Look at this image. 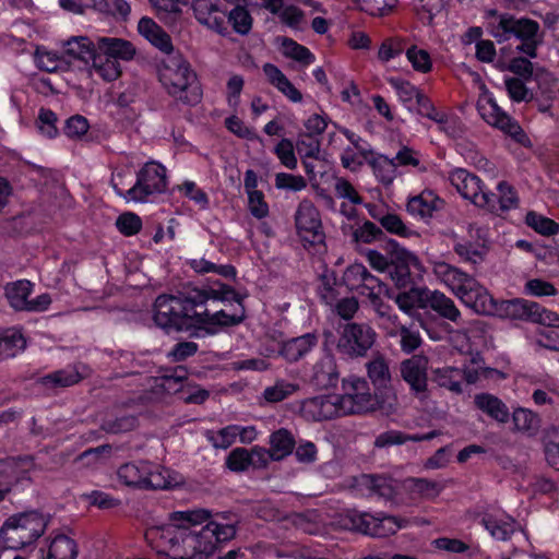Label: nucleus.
Returning a JSON list of instances; mask_svg holds the SVG:
<instances>
[{
    "instance_id": "412c9836",
    "label": "nucleus",
    "mask_w": 559,
    "mask_h": 559,
    "mask_svg": "<svg viewBox=\"0 0 559 559\" xmlns=\"http://www.w3.org/2000/svg\"><path fill=\"white\" fill-rule=\"evenodd\" d=\"M86 367L71 365L63 369L48 373L39 379V383L48 389L68 388L79 383L84 378Z\"/></svg>"
},
{
    "instance_id": "052dcab7",
    "label": "nucleus",
    "mask_w": 559,
    "mask_h": 559,
    "mask_svg": "<svg viewBox=\"0 0 559 559\" xmlns=\"http://www.w3.org/2000/svg\"><path fill=\"white\" fill-rule=\"evenodd\" d=\"M524 293L534 297H550L556 296L558 289L550 282L542 278H532L525 283Z\"/></svg>"
},
{
    "instance_id": "58836bf2",
    "label": "nucleus",
    "mask_w": 559,
    "mask_h": 559,
    "mask_svg": "<svg viewBox=\"0 0 559 559\" xmlns=\"http://www.w3.org/2000/svg\"><path fill=\"white\" fill-rule=\"evenodd\" d=\"M226 23H229L234 32L239 35H248L252 28L253 19L248 10V2L235 5L226 14Z\"/></svg>"
},
{
    "instance_id": "37998d69",
    "label": "nucleus",
    "mask_w": 559,
    "mask_h": 559,
    "mask_svg": "<svg viewBox=\"0 0 559 559\" xmlns=\"http://www.w3.org/2000/svg\"><path fill=\"white\" fill-rule=\"evenodd\" d=\"M371 382L379 388H385L391 382L389 364L383 356L372 358L366 365Z\"/></svg>"
},
{
    "instance_id": "3c124183",
    "label": "nucleus",
    "mask_w": 559,
    "mask_h": 559,
    "mask_svg": "<svg viewBox=\"0 0 559 559\" xmlns=\"http://www.w3.org/2000/svg\"><path fill=\"white\" fill-rule=\"evenodd\" d=\"M357 293L366 297L370 304L382 296H390L389 287L371 273H369L359 289H357Z\"/></svg>"
},
{
    "instance_id": "6e6552de",
    "label": "nucleus",
    "mask_w": 559,
    "mask_h": 559,
    "mask_svg": "<svg viewBox=\"0 0 559 559\" xmlns=\"http://www.w3.org/2000/svg\"><path fill=\"white\" fill-rule=\"evenodd\" d=\"M167 189L166 168L157 162H147L136 174V181L128 188L126 201L150 202L153 197Z\"/></svg>"
},
{
    "instance_id": "0eeeda50",
    "label": "nucleus",
    "mask_w": 559,
    "mask_h": 559,
    "mask_svg": "<svg viewBox=\"0 0 559 559\" xmlns=\"http://www.w3.org/2000/svg\"><path fill=\"white\" fill-rule=\"evenodd\" d=\"M407 525L406 519L382 513L373 515L367 512L349 511L344 518L345 527L378 538L393 535Z\"/></svg>"
},
{
    "instance_id": "c9c22d12",
    "label": "nucleus",
    "mask_w": 559,
    "mask_h": 559,
    "mask_svg": "<svg viewBox=\"0 0 559 559\" xmlns=\"http://www.w3.org/2000/svg\"><path fill=\"white\" fill-rule=\"evenodd\" d=\"M498 197L495 194V207H485L491 213H504L519 206L520 200L515 189L506 181L497 186Z\"/></svg>"
},
{
    "instance_id": "f8f14e48",
    "label": "nucleus",
    "mask_w": 559,
    "mask_h": 559,
    "mask_svg": "<svg viewBox=\"0 0 559 559\" xmlns=\"http://www.w3.org/2000/svg\"><path fill=\"white\" fill-rule=\"evenodd\" d=\"M539 31V24L530 19H515L509 14L497 16V21L490 24V34L499 43L516 37L523 41L535 39Z\"/></svg>"
},
{
    "instance_id": "49530a36",
    "label": "nucleus",
    "mask_w": 559,
    "mask_h": 559,
    "mask_svg": "<svg viewBox=\"0 0 559 559\" xmlns=\"http://www.w3.org/2000/svg\"><path fill=\"white\" fill-rule=\"evenodd\" d=\"M385 250L390 253L393 262H396L397 266H414L420 267V261L418 257L406 248L402 247L397 241L391 239L385 245Z\"/></svg>"
},
{
    "instance_id": "79ce46f5",
    "label": "nucleus",
    "mask_w": 559,
    "mask_h": 559,
    "mask_svg": "<svg viewBox=\"0 0 559 559\" xmlns=\"http://www.w3.org/2000/svg\"><path fill=\"white\" fill-rule=\"evenodd\" d=\"M388 298L394 300L399 309L407 316H413L417 308H421L419 305L425 302L424 290L418 289H411L396 295L390 292Z\"/></svg>"
},
{
    "instance_id": "f03ea898",
    "label": "nucleus",
    "mask_w": 559,
    "mask_h": 559,
    "mask_svg": "<svg viewBox=\"0 0 559 559\" xmlns=\"http://www.w3.org/2000/svg\"><path fill=\"white\" fill-rule=\"evenodd\" d=\"M235 297V290L222 283L193 288L186 296L162 295L155 300L154 321L167 331H188L204 321L197 310L199 306L207 300H233Z\"/></svg>"
},
{
    "instance_id": "1a4fd4ad",
    "label": "nucleus",
    "mask_w": 559,
    "mask_h": 559,
    "mask_svg": "<svg viewBox=\"0 0 559 559\" xmlns=\"http://www.w3.org/2000/svg\"><path fill=\"white\" fill-rule=\"evenodd\" d=\"M377 338L376 331L366 323H347L338 335L337 352L348 358H359L367 355Z\"/></svg>"
},
{
    "instance_id": "dca6fc26",
    "label": "nucleus",
    "mask_w": 559,
    "mask_h": 559,
    "mask_svg": "<svg viewBox=\"0 0 559 559\" xmlns=\"http://www.w3.org/2000/svg\"><path fill=\"white\" fill-rule=\"evenodd\" d=\"M298 235L310 243L323 239L322 223L318 209L310 200H302L295 214Z\"/></svg>"
},
{
    "instance_id": "774afa93",
    "label": "nucleus",
    "mask_w": 559,
    "mask_h": 559,
    "mask_svg": "<svg viewBox=\"0 0 559 559\" xmlns=\"http://www.w3.org/2000/svg\"><path fill=\"white\" fill-rule=\"evenodd\" d=\"M545 447V456L547 463L559 471V426L554 428Z\"/></svg>"
},
{
    "instance_id": "393cba45",
    "label": "nucleus",
    "mask_w": 559,
    "mask_h": 559,
    "mask_svg": "<svg viewBox=\"0 0 559 559\" xmlns=\"http://www.w3.org/2000/svg\"><path fill=\"white\" fill-rule=\"evenodd\" d=\"M97 51L108 58L119 60H131L135 55L134 46L122 38L97 36Z\"/></svg>"
},
{
    "instance_id": "a18cd8bd",
    "label": "nucleus",
    "mask_w": 559,
    "mask_h": 559,
    "mask_svg": "<svg viewBox=\"0 0 559 559\" xmlns=\"http://www.w3.org/2000/svg\"><path fill=\"white\" fill-rule=\"evenodd\" d=\"M34 60L38 69L46 72H57L67 64L64 55L60 56L55 51L38 47L34 53Z\"/></svg>"
},
{
    "instance_id": "e2e57ef3",
    "label": "nucleus",
    "mask_w": 559,
    "mask_h": 559,
    "mask_svg": "<svg viewBox=\"0 0 559 559\" xmlns=\"http://www.w3.org/2000/svg\"><path fill=\"white\" fill-rule=\"evenodd\" d=\"M400 347L404 354H412L420 347L423 340L418 330L412 326H401Z\"/></svg>"
},
{
    "instance_id": "473e14b6",
    "label": "nucleus",
    "mask_w": 559,
    "mask_h": 559,
    "mask_svg": "<svg viewBox=\"0 0 559 559\" xmlns=\"http://www.w3.org/2000/svg\"><path fill=\"white\" fill-rule=\"evenodd\" d=\"M5 297L10 306L16 311H26L33 284L27 280L10 283L5 286Z\"/></svg>"
},
{
    "instance_id": "5701e85b",
    "label": "nucleus",
    "mask_w": 559,
    "mask_h": 559,
    "mask_svg": "<svg viewBox=\"0 0 559 559\" xmlns=\"http://www.w3.org/2000/svg\"><path fill=\"white\" fill-rule=\"evenodd\" d=\"M62 48L64 58L87 63L97 52V37L93 40L87 36H73L63 43Z\"/></svg>"
},
{
    "instance_id": "338daca9",
    "label": "nucleus",
    "mask_w": 559,
    "mask_h": 559,
    "mask_svg": "<svg viewBox=\"0 0 559 559\" xmlns=\"http://www.w3.org/2000/svg\"><path fill=\"white\" fill-rule=\"evenodd\" d=\"M297 152L304 158H318L320 154V141L317 136L302 134L296 143Z\"/></svg>"
},
{
    "instance_id": "13d9d810",
    "label": "nucleus",
    "mask_w": 559,
    "mask_h": 559,
    "mask_svg": "<svg viewBox=\"0 0 559 559\" xmlns=\"http://www.w3.org/2000/svg\"><path fill=\"white\" fill-rule=\"evenodd\" d=\"M381 226L390 234H394L400 237L409 238L416 233L411 229L402 218L396 214H386L379 219Z\"/></svg>"
},
{
    "instance_id": "423d86ee",
    "label": "nucleus",
    "mask_w": 559,
    "mask_h": 559,
    "mask_svg": "<svg viewBox=\"0 0 559 559\" xmlns=\"http://www.w3.org/2000/svg\"><path fill=\"white\" fill-rule=\"evenodd\" d=\"M117 476L121 484L135 489L164 490L178 484L175 473L148 461L122 464L117 471Z\"/></svg>"
},
{
    "instance_id": "4d7b16f0",
    "label": "nucleus",
    "mask_w": 559,
    "mask_h": 559,
    "mask_svg": "<svg viewBox=\"0 0 559 559\" xmlns=\"http://www.w3.org/2000/svg\"><path fill=\"white\" fill-rule=\"evenodd\" d=\"M298 390V384L278 380L274 385L265 388L263 396L267 402L277 403L293 395Z\"/></svg>"
},
{
    "instance_id": "c756f323",
    "label": "nucleus",
    "mask_w": 559,
    "mask_h": 559,
    "mask_svg": "<svg viewBox=\"0 0 559 559\" xmlns=\"http://www.w3.org/2000/svg\"><path fill=\"white\" fill-rule=\"evenodd\" d=\"M495 307L496 309L490 314L499 311L500 316L511 320L530 321L535 301L515 298L512 300H503L499 306L495 301Z\"/></svg>"
},
{
    "instance_id": "ea45409f",
    "label": "nucleus",
    "mask_w": 559,
    "mask_h": 559,
    "mask_svg": "<svg viewBox=\"0 0 559 559\" xmlns=\"http://www.w3.org/2000/svg\"><path fill=\"white\" fill-rule=\"evenodd\" d=\"M91 69L106 82H112L121 74L119 61L108 58L98 51L92 60Z\"/></svg>"
},
{
    "instance_id": "f3484780",
    "label": "nucleus",
    "mask_w": 559,
    "mask_h": 559,
    "mask_svg": "<svg viewBox=\"0 0 559 559\" xmlns=\"http://www.w3.org/2000/svg\"><path fill=\"white\" fill-rule=\"evenodd\" d=\"M192 10L201 25L221 35L228 33L226 12L215 0H192Z\"/></svg>"
},
{
    "instance_id": "39448f33",
    "label": "nucleus",
    "mask_w": 559,
    "mask_h": 559,
    "mask_svg": "<svg viewBox=\"0 0 559 559\" xmlns=\"http://www.w3.org/2000/svg\"><path fill=\"white\" fill-rule=\"evenodd\" d=\"M50 516L31 510L9 516L0 528V540L5 548L22 549L44 535Z\"/></svg>"
},
{
    "instance_id": "aec40b11",
    "label": "nucleus",
    "mask_w": 559,
    "mask_h": 559,
    "mask_svg": "<svg viewBox=\"0 0 559 559\" xmlns=\"http://www.w3.org/2000/svg\"><path fill=\"white\" fill-rule=\"evenodd\" d=\"M318 342L319 338L316 333H306L284 341L278 354L286 361L296 362L306 357L318 345Z\"/></svg>"
},
{
    "instance_id": "e433bc0d",
    "label": "nucleus",
    "mask_w": 559,
    "mask_h": 559,
    "mask_svg": "<svg viewBox=\"0 0 559 559\" xmlns=\"http://www.w3.org/2000/svg\"><path fill=\"white\" fill-rule=\"evenodd\" d=\"M481 523L490 535L498 540H507L515 531V522L510 516L496 518L486 514Z\"/></svg>"
},
{
    "instance_id": "2eb2a0df",
    "label": "nucleus",
    "mask_w": 559,
    "mask_h": 559,
    "mask_svg": "<svg viewBox=\"0 0 559 559\" xmlns=\"http://www.w3.org/2000/svg\"><path fill=\"white\" fill-rule=\"evenodd\" d=\"M299 412L308 421L330 420L344 416L338 403V394H323L306 399L301 402Z\"/></svg>"
},
{
    "instance_id": "9d476101",
    "label": "nucleus",
    "mask_w": 559,
    "mask_h": 559,
    "mask_svg": "<svg viewBox=\"0 0 559 559\" xmlns=\"http://www.w3.org/2000/svg\"><path fill=\"white\" fill-rule=\"evenodd\" d=\"M343 394H338V403L343 415L356 414L372 409L374 397L369 383L356 376H348L342 381Z\"/></svg>"
},
{
    "instance_id": "09e8293b",
    "label": "nucleus",
    "mask_w": 559,
    "mask_h": 559,
    "mask_svg": "<svg viewBox=\"0 0 559 559\" xmlns=\"http://www.w3.org/2000/svg\"><path fill=\"white\" fill-rule=\"evenodd\" d=\"M282 52L285 57L296 60L305 66L314 62L313 53L305 46L298 44L294 39H282Z\"/></svg>"
},
{
    "instance_id": "c03bdc74",
    "label": "nucleus",
    "mask_w": 559,
    "mask_h": 559,
    "mask_svg": "<svg viewBox=\"0 0 559 559\" xmlns=\"http://www.w3.org/2000/svg\"><path fill=\"white\" fill-rule=\"evenodd\" d=\"M512 420L515 430L526 432L528 435H534L538 430L540 424V419L537 414L523 407H519L513 411Z\"/></svg>"
},
{
    "instance_id": "2f4dec72",
    "label": "nucleus",
    "mask_w": 559,
    "mask_h": 559,
    "mask_svg": "<svg viewBox=\"0 0 559 559\" xmlns=\"http://www.w3.org/2000/svg\"><path fill=\"white\" fill-rule=\"evenodd\" d=\"M432 381L454 394L463 393V373L460 368L445 366L432 370Z\"/></svg>"
},
{
    "instance_id": "864d4df0",
    "label": "nucleus",
    "mask_w": 559,
    "mask_h": 559,
    "mask_svg": "<svg viewBox=\"0 0 559 559\" xmlns=\"http://www.w3.org/2000/svg\"><path fill=\"white\" fill-rule=\"evenodd\" d=\"M192 270H194L197 273H216L225 278H235L236 276V269L230 264H224V265H217L215 263H212L204 258L200 259H192L189 262Z\"/></svg>"
},
{
    "instance_id": "603ef678",
    "label": "nucleus",
    "mask_w": 559,
    "mask_h": 559,
    "mask_svg": "<svg viewBox=\"0 0 559 559\" xmlns=\"http://www.w3.org/2000/svg\"><path fill=\"white\" fill-rule=\"evenodd\" d=\"M236 425H229L218 430H207L206 440L216 449H228L236 441Z\"/></svg>"
},
{
    "instance_id": "f257e3e1",
    "label": "nucleus",
    "mask_w": 559,
    "mask_h": 559,
    "mask_svg": "<svg viewBox=\"0 0 559 559\" xmlns=\"http://www.w3.org/2000/svg\"><path fill=\"white\" fill-rule=\"evenodd\" d=\"M226 519V513L205 508L174 511L159 530L160 545L175 559H207L219 544L236 536V524Z\"/></svg>"
},
{
    "instance_id": "69168bd1",
    "label": "nucleus",
    "mask_w": 559,
    "mask_h": 559,
    "mask_svg": "<svg viewBox=\"0 0 559 559\" xmlns=\"http://www.w3.org/2000/svg\"><path fill=\"white\" fill-rule=\"evenodd\" d=\"M274 153L286 168L295 169L297 167L294 144L289 139H282L275 146Z\"/></svg>"
},
{
    "instance_id": "6ab92c4d",
    "label": "nucleus",
    "mask_w": 559,
    "mask_h": 559,
    "mask_svg": "<svg viewBox=\"0 0 559 559\" xmlns=\"http://www.w3.org/2000/svg\"><path fill=\"white\" fill-rule=\"evenodd\" d=\"M425 302L419 305L421 308H430L441 318L460 323L462 314L455 302L445 294L439 290L424 289Z\"/></svg>"
},
{
    "instance_id": "bf43d9fd",
    "label": "nucleus",
    "mask_w": 559,
    "mask_h": 559,
    "mask_svg": "<svg viewBox=\"0 0 559 559\" xmlns=\"http://www.w3.org/2000/svg\"><path fill=\"white\" fill-rule=\"evenodd\" d=\"M334 192L338 199L346 200L352 205L362 203V198L359 195L356 188L344 177L335 178Z\"/></svg>"
},
{
    "instance_id": "a878e982",
    "label": "nucleus",
    "mask_w": 559,
    "mask_h": 559,
    "mask_svg": "<svg viewBox=\"0 0 559 559\" xmlns=\"http://www.w3.org/2000/svg\"><path fill=\"white\" fill-rule=\"evenodd\" d=\"M263 73L269 83L290 102L300 103L302 100V94L294 86L278 67L273 63H265L263 66Z\"/></svg>"
},
{
    "instance_id": "f704fd0d",
    "label": "nucleus",
    "mask_w": 559,
    "mask_h": 559,
    "mask_svg": "<svg viewBox=\"0 0 559 559\" xmlns=\"http://www.w3.org/2000/svg\"><path fill=\"white\" fill-rule=\"evenodd\" d=\"M389 84L394 88L399 99L411 108L414 104L427 105V97L412 83L400 78H390Z\"/></svg>"
},
{
    "instance_id": "b1692460",
    "label": "nucleus",
    "mask_w": 559,
    "mask_h": 559,
    "mask_svg": "<svg viewBox=\"0 0 559 559\" xmlns=\"http://www.w3.org/2000/svg\"><path fill=\"white\" fill-rule=\"evenodd\" d=\"M141 36L165 53L173 51L170 36L152 19L142 17L138 23Z\"/></svg>"
},
{
    "instance_id": "9b49d317",
    "label": "nucleus",
    "mask_w": 559,
    "mask_h": 559,
    "mask_svg": "<svg viewBox=\"0 0 559 559\" xmlns=\"http://www.w3.org/2000/svg\"><path fill=\"white\" fill-rule=\"evenodd\" d=\"M451 185L466 200L478 207H495V193L487 190L476 175L463 168H456L449 175Z\"/></svg>"
},
{
    "instance_id": "7ed1b4c3",
    "label": "nucleus",
    "mask_w": 559,
    "mask_h": 559,
    "mask_svg": "<svg viewBox=\"0 0 559 559\" xmlns=\"http://www.w3.org/2000/svg\"><path fill=\"white\" fill-rule=\"evenodd\" d=\"M432 273L455 297L477 313H491L495 299L478 281L444 261L432 262Z\"/></svg>"
},
{
    "instance_id": "4be33fe9",
    "label": "nucleus",
    "mask_w": 559,
    "mask_h": 559,
    "mask_svg": "<svg viewBox=\"0 0 559 559\" xmlns=\"http://www.w3.org/2000/svg\"><path fill=\"white\" fill-rule=\"evenodd\" d=\"M338 371L335 358L324 355L313 366L309 382L320 389H326L336 384Z\"/></svg>"
},
{
    "instance_id": "72a5a7b5",
    "label": "nucleus",
    "mask_w": 559,
    "mask_h": 559,
    "mask_svg": "<svg viewBox=\"0 0 559 559\" xmlns=\"http://www.w3.org/2000/svg\"><path fill=\"white\" fill-rule=\"evenodd\" d=\"M358 486L368 490L369 496L391 499L395 495V488L391 478L373 475H361Z\"/></svg>"
},
{
    "instance_id": "c85d7f7f",
    "label": "nucleus",
    "mask_w": 559,
    "mask_h": 559,
    "mask_svg": "<svg viewBox=\"0 0 559 559\" xmlns=\"http://www.w3.org/2000/svg\"><path fill=\"white\" fill-rule=\"evenodd\" d=\"M367 163L371 167L376 179L385 187L391 186L397 177V164L395 159L389 158L382 154L373 155L371 153Z\"/></svg>"
},
{
    "instance_id": "5fc2aeb1",
    "label": "nucleus",
    "mask_w": 559,
    "mask_h": 559,
    "mask_svg": "<svg viewBox=\"0 0 559 559\" xmlns=\"http://www.w3.org/2000/svg\"><path fill=\"white\" fill-rule=\"evenodd\" d=\"M371 152L367 148H357L347 146L341 153V164L350 171H357L367 159Z\"/></svg>"
},
{
    "instance_id": "de8ad7c7",
    "label": "nucleus",
    "mask_w": 559,
    "mask_h": 559,
    "mask_svg": "<svg viewBox=\"0 0 559 559\" xmlns=\"http://www.w3.org/2000/svg\"><path fill=\"white\" fill-rule=\"evenodd\" d=\"M408 481L411 492L424 499H435L444 489L442 483L427 478H412Z\"/></svg>"
},
{
    "instance_id": "20e7f679",
    "label": "nucleus",
    "mask_w": 559,
    "mask_h": 559,
    "mask_svg": "<svg viewBox=\"0 0 559 559\" xmlns=\"http://www.w3.org/2000/svg\"><path fill=\"white\" fill-rule=\"evenodd\" d=\"M158 78L167 93L186 105H197L202 91L195 72L180 53H166L158 68Z\"/></svg>"
},
{
    "instance_id": "4c0bfd02",
    "label": "nucleus",
    "mask_w": 559,
    "mask_h": 559,
    "mask_svg": "<svg viewBox=\"0 0 559 559\" xmlns=\"http://www.w3.org/2000/svg\"><path fill=\"white\" fill-rule=\"evenodd\" d=\"M26 342L22 333L14 329L0 332V359L16 356L25 348Z\"/></svg>"
},
{
    "instance_id": "bb28decb",
    "label": "nucleus",
    "mask_w": 559,
    "mask_h": 559,
    "mask_svg": "<svg viewBox=\"0 0 559 559\" xmlns=\"http://www.w3.org/2000/svg\"><path fill=\"white\" fill-rule=\"evenodd\" d=\"M476 407L499 424L508 423L510 412L508 406L490 393H479L474 397Z\"/></svg>"
},
{
    "instance_id": "7c9ffc66",
    "label": "nucleus",
    "mask_w": 559,
    "mask_h": 559,
    "mask_svg": "<svg viewBox=\"0 0 559 559\" xmlns=\"http://www.w3.org/2000/svg\"><path fill=\"white\" fill-rule=\"evenodd\" d=\"M439 198L430 190L423 191L420 194L409 198L406 209L407 212L419 218H428L438 209Z\"/></svg>"
},
{
    "instance_id": "6e6d98bb",
    "label": "nucleus",
    "mask_w": 559,
    "mask_h": 559,
    "mask_svg": "<svg viewBox=\"0 0 559 559\" xmlns=\"http://www.w3.org/2000/svg\"><path fill=\"white\" fill-rule=\"evenodd\" d=\"M405 55L416 72L429 73L432 70V60L427 50L412 45L406 49Z\"/></svg>"
},
{
    "instance_id": "a211bd4d",
    "label": "nucleus",
    "mask_w": 559,
    "mask_h": 559,
    "mask_svg": "<svg viewBox=\"0 0 559 559\" xmlns=\"http://www.w3.org/2000/svg\"><path fill=\"white\" fill-rule=\"evenodd\" d=\"M145 385L150 388L151 395L141 397L143 401H152L163 394L178 393L183 389V382L187 379V371L178 367L170 374H164L158 378L144 377Z\"/></svg>"
},
{
    "instance_id": "0e129e2a",
    "label": "nucleus",
    "mask_w": 559,
    "mask_h": 559,
    "mask_svg": "<svg viewBox=\"0 0 559 559\" xmlns=\"http://www.w3.org/2000/svg\"><path fill=\"white\" fill-rule=\"evenodd\" d=\"M530 322L549 328H559V314L535 302V307L532 309Z\"/></svg>"
},
{
    "instance_id": "8fccbe9b",
    "label": "nucleus",
    "mask_w": 559,
    "mask_h": 559,
    "mask_svg": "<svg viewBox=\"0 0 559 559\" xmlns=\"http://www.w3.org/2000/svg\"><path fill=\"white\" fill-rule=\"evenodd\" d=\"M525 223L543 236H554L559 233V224L554 219L531 211L525 216Z\"/></svg>"
},
{
    "instance_id": "ddd939ff",
    "label": "nucleus",
    "mask_w": 559,
    "mask_h": 559,
    "mask_svg": "<svg viewBox=\"0 0 559 559\" xmlns=\"http://www.w3.org/2000/svg\"><path fill=\"white\" fill-rule=\"evenodd\" d=\"M477 110L488 124L500 129L515 141L522 142L525 138L519 123L498 106L492 95L480 96L477 102Z\"/></svg>"
},
{
    "instance_id": "cd10ccee",
    "label": "nucleus",
    "mask_w": 559,
    "mask_h": 559,
    "mask_svg": "<svg viewBox=\"0 0 559 559\" xmlns=\"http://www.w3.org/2000/svg\"><path fill=\"white\" fill-rule=\"evenodd\" d=\"M76 542L66 534L58 533L49 538L45 559H76Z\"/></svg>"
},
{
    "instance_id": "680f3d73",
    "label": "nucleus",
    "mask_w": 559,
    "mask_h": 559,
    "mask_svg": "<svg viewBox=\"0 0 559 559\" xmlns=\"http://www.w3.org/2000/svg\"><path fill=\"white\" fill-rule=\"evenodd\" d=\"M369 271L367 267L361 263H354L347 266V269L344 272V282L346 285L352 289L356 290L359 289L361 284L367 280V276L369 275Z\"/></svg>"
},
{
    "instance_id": "a19ab883",
    "label": "nucleus",
    "mask_w": 559,
    "mask_h": 559,
    "mask_svg": "<svg viewBox=\"0 0 559 559\" xmlns=\"http://www.w3.org/2000/svg\"><path fill=\"white\" fill-rule=\"evenodd\" d=\"M270 445L273 461H280L292 453L295 441L288 430L280 429L271 435Z\"/></svg>"
},
{
    "instance_id": "4468645a",
    "label": "nucleus",
    "mask_w": 559,
    "mask_h": 559,
    "mask_svg": "<svg viewBox=\"0 0 559 559\" xmlns=\"http://www.w3.org/2000/svg\"><path fill=\"white\" fill-rule=\"evenodd\" d=\"M427 365V358L420 355H414L400 365L402 379L409 385L412 393L421 401L428 397Z\"/></svg>"
}]
</instances>
